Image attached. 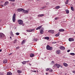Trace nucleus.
Here are the masks:
<instances>
[{"label":"nucleus","instance_id":"nucleus-37","mask_svg":"<svg viewBox=\"0 0 75 75\" xmlns=\"http://www.w3.org/2000/svg\"><path fill=\"white\" fill-rule=\"evenodd\" d=\"M37 40H38V39H34L35 41H37Z\"/></svg>","mask_w":75,"mask_h":75},{"label":"nucleus","instance_id":"nucleus-3","mask_svg":"<svg viewBox=\"0 0 75 75\" xmlns=\"http://www.w3.org/2000/svg\"><path fill=\"white\" fill-rule=\"evenodd\" d=\"M12 20L13 22H15L16 21V13H14L13 15Z\"/></svg>","mask_w":75,"mask_h":75},{"label":"nucleus","instance_id":"nucleus-48","mask_svg":"<svg viewBox=\"0 0 75 75\" xmlns=\"http://www.w3.org/2000/svg\"><path fill=\"white\" fill-rule=\"evenodd\" d=\"M12 53H11L9 54V55H12Z\"/></svg>","mask_w":75,"mask_h":75},{"label":"nucleus","instance_id":"nucleus-8","mask_svg":"<svg viewBox=\"0 0 75 75\" xmlns=\"http://www.w3.org/2000/svg\"><path fill=\"white\" fill-rule=\"evenodd\" d=\"M59 48L60 49V50H64L65 49V47L62 46H60L59 47Z\"/></svg>","mask_w":75,"mask_h":75},{"label":"nucleus","instance_id":"nucleus-19","mask_svg":"<svg viewBox=\"0 0 75 75\" xmlns=\"http://www.w3.org/2000/svg\"><path fill=\"white\" fill-rule=\"evenodd\" d=\"M41 27H42V25L38 27L36 29V30H39V29H40Z\"/></svg>","mask_w":75,"mask_h":75},{"label":"nucleus","instance_id":"nucleus-53","mask_svg":"<svg viewBox=\"0 0 75 75\" xmlns=\"http://www.w3.org/2000/svg\"><path fill=\"white\" fill-rule=\"evenodd\" d=\"M1 51H2L0 49V52H1Z\"/></svg>","mask_w":75,"mask_h":75},{"label":"nucleus","instance_id":"nucleus-32","mask_svg":"<svg viewBox=\"0 0 75 75\" xmlns=\"http://www.w3.org/2000/svg\"><path fill=\"white\" fill-rule=\"evenodd\" d=\"M68 1H66L65 2V3L66 4H67L68 3Z\"/></svg>","mask_w":75,"mask_h":75},{"label":"nucleus","instance_id":"nucleus-34","mask_svg":"<svg viewBox=\"0 0 75 75\" xmlns=\"http://www.w3.org/2000/svg\"><path fill=\"white\" fill-rule=\"evenodd\" d=\"M16 34L17 35H19V33H16Z\"/></svg>","mask_w":75,"mask_h":75},{"label":"nucleus","instance_id":"nucleus-45","mask_svg":"<svg viewBox=\"0 0 75 75\" xmlns=\"http://www.w3.org/2000/svg\"><path fill=\"white\" fill-rule=\"evenodd\" d=\"M32 72H37V71H32Z\"/></svg>","mask_w":75,"mask_h":75},{"label":"nucleus","instance_id":"nucleus-46","mask_svg":"<svg viewBox=\"0 0 75 75\" xmlns=\"http://www.w3.org/2000/svg\"><path fill=\"white\" fill-rule=\"evenodd\" d=\"M72 72H73V73H74V74H75V71H72Z\"/></svg>","mask_w":75,"mask_h":75},{"label":"nucleus","instance_id":"nucleus-21","mask_svg":"<svg viewBox=\"0 0 75 75\" xmlns=\"http://www.w3.org/2000/svg\"><path fill=\"white\" fill-rule=\"evenodd\" d=\"M17 72L19 74H20L22 73V71H20V70H18L17 71Z\"/></svg>","mask_w":75,"mask_h":75},{"label":"nucleus","instance_id":"nucleus-44","mask_svg":"<svg viewBox=\"0 0 75 75\" xmlns=\"http://www.w3.org/2000/svg\"><path fill=\"white\" fill-rule=\"evenodd\" d=\"M46 7V6H45L44 7H43L42 8H45V7Z\"/></svg>","mask_w":75,"mask_h":75},{"label":"nucleus","instance_id":"nucleus-5","mask_svg":"<svg viewBox=\"0 0 75 75\" xmlns=\"http://www.w3.org/2000/svg\"><path fill=\"white\" fill-rule=\"evenodd\" d=\"M60 67V65H59V64H55L54 66V67H56L57 68H59Z\"/></svg>","mask_w":75,"mask_h":75},{"label":"nucleus","instance_id":"nucleus-35","mask_svg":"<svg viewBox=\"0 0 75 75\" xmlns=\"http://www.w3.org/2000/svg\"><path fill=\"white\" fill-rule=\"evenodd\" d=\"M49 72H52V69H51L50 70H49Z\"/></svg>","mask_w":75,"mask_h":75},{"label":"nucleus","instance_id":"nucleus-41","mask_svg":"<svg viewBox=\"0 0 75 75\" xmlns=\"http://www.w3.org/2000/svg\"><path fill=\"white\" fill-rule=\"evenodd\" d=\"M70 51V50H67V52H69Z\"/></svg>","mask_w":75,"mask_h":75},{"label":"nucleus","instance_id":"nucleus-1","mask_svg":"<svg viewBox=\"0 0 75 75\" xmlns=\"http://www.w3.org/2000/svg\"><path fill=\"white\" fill-rule=\"evenodd\" d=\"M46 49L47 50H50V51H51L52 50V47H50L49 45H47L46 46Z\"/></svg>","mask_w":75,"mask_h":75},{"label":"nucleus","instance_id":"nucleus-50","mask_svg":"<svg viewBox=\"0 0 75 75\" xmlns=\"http://www.w3.org/2000/svg\"><path fill=\"white\" fill-rule=\"evenodd\" d=\"M52 64H53V63H54V62L52 61Z\"/></svg>","mask_w":75,"mask_h":75},{"label":"nucleus","instance_id":"nucleus-10","mask_svg":"<svg viewBox=\"0 0 75 75\" xmlns=\"http://www.w3.org/2000/svg\"><path fill=\"white\" fill-rule=\"evenodd\" d=\"M69 41H74V39L72 38H69Z\"/></svg>","mask_w":75,"mask_h":75},{"label":"nucleus","instance_id":"nucleus-20","mask_svg":"<svg viewBox=\"0 0 75 75\" xmlns=\"http://www.w3.org/2000/svg\"><path fill=\"white\" fill-rule=\"evenodd\" d=\"M59 34H60V33H59V32L58 34H56L55 35V36H56V37H58V36L59 35Z\"/></svg>","mask_w":75,"mask_h":75},{"label":"nucleus","instance_id":"nucleus-27","mask_svg":"<svg viewBox=\"0 0 75 75\" xmlns=\"http://www.w3.org/2000/svg\"><path fill=\"white\" fill-rule=\"evenodd\" d=\"M28 62V61H24L23 62H22V64H25L26 62Z\"/></svg>","mask_w":75,"mask_h":75},{"label":"nucleus","instance_id":"nucleus-22","mask_svg":"<svg viewBox=\"0 0 75 75\" xmlns=\"http://www.w3.org/2000/svg\"><path fill=\"white\" fill-rule=\"evenodd\" d=\"M65 11L66 12V13L67 14H69V10L68 9H66L65 10Z\"/></svg>","mask_w":75,"mask_h":75},{"label":"nucleus","instance_id":"nucleus-29","mask_svg":"<svg viewBox=\"0 0 75 75\" xmlns=\"http://www.w3.org/2000/svg\"><path fill=\"white\" fill-rule=\"evenodd\" d=\"M59 7H60V6H57L56 7V9H58V8H59Z\"/></svg>","mask_w":75,"mask_h":75},{"label":"nucleus","instance_id":"nucleus-57","mask_svg":"<svg viewBox=\"0 0 75 75\" xmlns=\"http://www.w3.org/2000/svg\"><path fill=\"white\" fill-rule=\"evenodd\" d=\"M9 1H11V0H9Z\"/></svg>","mask_w":75,"mask_h":75},{"label":"nucleus","instance_id":"nucleus-28","mask_svg":"<svg viewBox=\"0 0 75 75\" xmlns=\"http://www.w3.org/2000/svg\"><path fill=\"white\" fill-rule=\"evenodd\" d=\"M13 41V43L14 44H16V42H17V39Z\"/></svg>","mask_w":75,"mask_h":75},{"label":"nucleus","instance_id":"nucleus-9","mask_svg":"<svg viewBox=\"0 0 75 75\" xmlns=\"http://www.w3.org/2000/svg\"><path fill=\"white\" fill-rule=\"evenodd\" d=\"M56 53L57 54H59L61 53V51L60 50H57L56 51Z\"/></svg>","mask_w":75,"mask_h":75},{"label":"nucleus","instance_id":"nucleus-2","mask_svg":"<svg viewBox=\"0 0 75 75\" xmlns=\"http://www.w3.org/2000/svg\"><path fill=\"white\" fill-rule=\"evenodd\" d=\"M18 23L20 25H22L23 24V21L21 20H19L18 21Z\"/></svg>","mask_w":75,"mask_h":75},{"label":"nucleus","instance_id":"nucleus-60","mask_svg":"<svg viewBox=\"0 0 75 75\" xmlns=\"http://www.w3.org/2000/svg\"><path fill=\"white\" fill-rule=\"evenodd\" d=\"M24 25H23V26Z\"/></svg>","mask_w":75,"mask_h":75},{"label":"nucleus","instance_id":"nucleus-33","mask_svg":"<svg viewBox=\"0 0 75 75\" xmlns=\"http://www.w3.org/2000/svg\"><path fill=\"white\" fill-rule=\"evenodd\" d=\"M27 32H30L31 31L30 30H26Z\"/></svg>","mask_w":75,"mask_h":75},{"label":"nucleus","instance_id":"nucleus-25","mask_svg":"<svg viewBox=\"0 0 75 75\" xmlns=\"http://www.w3.org/2000/svg\"><path fill=\"white\" fill-rule=\"evenodd\" d=\"M71 9L72 11H74V7H71Z\"/></svg>","mask_w":75,"mask_h":75},{"label":"nucleus","instance_id":"nucleus-59","mask_svg":"<svg viewBox=\"0 0 75 75\" xmlns=\"http://www.w3.org/2000/svg\"><path fill=\"white\" fill-rule=\"evenodd\" d=\"M1 2L2 3V2H3V1H1Z\"/></svg>","mask_w":75,"mask_h":75},{"label":"nucleus","instance_id":"nucleus-63","mask_svg":"<svg viewBox=\"0 0 75 75\" xmlns=\"http://www.w3.org/2000/svg\"><path fill=\"white\" fill-rule=\"evenodd\" d=\"M65 75H66V74H65Z\"/></svg>","mask_w":75,"mask_h":75},{"label":"nucleus","instance_id":"nucleus-38","mask_svg":"<svg viewBox=\"0 0 75 75\" xmlns=\"http://www.w3.org/2000/svg\"><path fill=\"white\" fill-rule=\"evenodd\" d=\"M19 48H20L19 47H16V49H19Z\"/></svg>","mask_w":75,"mask_h":75},{"label":"nucleus","instance_id":"nucleus-36","mask_svg":"<svg viewBox=\"0 0 75 75\" xmlns=\"http://www.w3.org/2000/svg\"><path fill=\"white\" fill-rule=\"evenodd\" d=\"M30 30V32H32V31H33L34 30V29H31Z\"/></svg>","mask_w":75,"mask_h":75},{"label":"nucleus","instance_id":"nucleus-49","mask_svg":"<svg viewBox=\"0 0 75 75\" xmlns=\"http://www.w3.org/2000/svg\"><path fill=\"white\" fill-rule=\"evenodd\" d=\"M48 4H49L48 2H47V3H46V5H48Z\"/></svg>","mask_w":75,"mask_h":75},{"label":"nucleus","instance_id":"nucleus-58","mask_svg":"<svg viewBox=\"0 0 75 75\" xmlns=\"http://www.w3.org/2000/svg\"><path fill=\"white\" fill-rule=\"evenodd\" d=\"M37 72H38V70H37Z\"/></svg>","mask_w":75,"mask_h":75},{"label":"nucleus","instance_id":"nucleus-61","mask_svg":"<svg viewBox=\"0 0 75 75\" xmlns=\"http://www.w3.org/2000/svg\"><path fill=\"white\" fill-rule=\"evenodd\" d=\"M74 33L75 34V32H74Z\"/></svg>","mask_w":75,"mask_h":75},{"label":"nucleus","instance_id":"nucleus-26","mask_svg":"<svg viewBox=\"0 0 75 75\" xmlns=\"http://www.w3.org/2000/svg\"><path fill=\"white\" fill-rule=\"evenodd\" d=\"M44 33V31L43 30H41L40 31V33L41 34H42Z\"/></svg>","mask_w":75,"mask_h":75},{"label":"nucleus","instance_id":"nucleus-4","mask_svg":"<svg viewBox=\"0 0 75 75\" xmlns=\"http://www.w3.org/2000/svg\"><path fill=\"white\" fill-rule=\"evenodd\" d=\"M4 37V35L3 33H0V38H3Z\"/></svg>","mask_w":75,"mask_h":75},{"label":"nucleus","instance_id":"nucleus-24","mask_svg":"<svg viewBox=\"0 0 75 75\" xmlns=\"http://www.w3.org/2000/svg\"><path fill=\"white\" fill-rule=\"evenodd\" d=\"M25 40H23L22 42L21 45H23V44H25Z\"/></svg>","mask_w":75,"mask_h":75},{"label":"nucleus","instance_id":"nucleus-30","mask_svg":"<svg viewBox=\"0 0 75 75\" xmlns=\"http://www.w3.org/2000/svg\"><path fill=\"white\" fill-rule=\"evenodd\" d=\"M11 35L12 37H14V35H13V32H11Z\"/></svg>","mask_w":75,"mask_h":75},{"label":"nucleus","instance_id":"nucleus-43","mask_svg":"<svg viewBox=\"0 0 75 75\" xmlns=\"http://www.w3.org/2000/svg\"><path fill=\"white\" fill-rule=\"evenodd\" d=\"M52 43L53 44H56V43H57V42H53Z\"/></svg>","mask_w":75,"mask_h":75},{"label":"nucleus","instance_id":"nucleus-6","mask_svg":"<svg viewBox=\"0 0 75 75\" xmlns=\"http://www.w3.org/2000/svg\"><path fill=\"white\" fill-rule=\"evenodd\" d=\"M48 33H51V34H54V30H49L48 31Z\"/></svg>","mask_w":75,"mask_h":75},{"label":"nucleus","instance_id":"nucleus-12","mask_svg":"<svg viewBox=\"0 0 75 75\" xmlns=\"http://www.w3.org/2000/svg\"><path fill=\"white\" fill-rule=\"evenodd\" d=\"M3 63H4V64H6V63H7V60L6 59L4 60Z\"/></svg>","mask_w":75,"mask_h":75},{"label":"nucleus","instance_id":"nucleus-17","mask_svg":"<svg viewBox=\"0 0 75 75\" xmlns=\"http://www.w3.org/2000/svg\"><path fill=\"white\" fill-rule=\"evenodd\" d=\"M59 31H60V32H62V31H64L65 30H64V29H61L59 30Z\"/></svg>","mask_w":75,"mask_h":75},{"label":"nucleus","instance_id":"nucleus-55","mask_svg":"<svg viewBox=\"0 0 75 75\" xmlns=\"http://www.w3.org/2000/svg\"><path fill=\"white\" fill-rule=\"evenodd\" d=\"M67 1H69V0H67Z\"/></svg>","mask_w":75,"mask_h":75},{"label":"nucleus","instance_id":"nucleus-42","mask_svg":"<svg viewBox=\"0 0 75 75\" xmlns=\"http://www.w3.org/2000/svg\"><path fill=\"white\" fill-rule=\"evenodd\" d=\"M0 75H3V74L0 72Z\"/></svg>","mask_w":75,"mask_h":75},{"label":"nucleus","instance_id":"nucleus-13","mask_svg":"<svg viewBox=\"0 0 75 75\" xmlns=\"http://www.w3.org/2000/svg\"><path fill=\"white\" fill-rule=\"evenodd\" d=\"M12 74H13V73L11 72H7V75H11Z\"/></svg>","mask_w":75,"mask_h":75},{"label":"nucleus","instance_id":"nucleus-54","mask_svg":"<svg viewBox=\"0 0 75 75\" xmlns=\"http://www.w3.org/2000/svg\"><path fill=\"white\" fill-rule=\"evenodd\" d=\"M48 73H46V75H48Z\"/></svg>","mask_w":75,"mask_h":75},{"label":"nucleus","instance_id":"nucleus-52","mask_svg":"<svg viewBox=\"0 0 75 75\" xmlns=\"http://www.w3.org/2000/svg\"><path fill=\"white\" fill-rule=\"evenodd\" d=\"M10 38L11 40H12V39L11 38V36L10 37Z\"/></svg>","mask_w":75,"mask_h":75},{"label":"nucleus","instance_id":"nucleus-7","mask_svg":"<svg viewBox=\"0 0 75 75\" xmlns=\"http://www.w3.org/2000/svg\"><path fill=\"white\" fill-rule=\"evenodd\" d=\"M23 13H25L26 14L28 13V11H26L25 10H24V9H23Z\"/></svg>","mask_w":75,"mask_h":75},{"label":"nucleus","instance_id":"nucleus-18","mask_svg":"<svg viewBox=\"0 0 75 75\" xmlns=\"http://www.w3.org/2000/svg\"><path fill=\"white\" fill-rule=\"evenodd\" d=\"M63 65L65 67H68V64L65 63H63Z\"/></svg>","mask_w":75,"mask_h":75},{"label":"nucleus","instance_id":"nucleus-14","mask_svg":"<svg viewBox=\"0 0 75 75\" xmlns=\"http://www.w3.org/2000/svg\"><path fill=\"white\" fill-rule=\"evenodd\" d=\"M30 57L31 58H33V57H34V54L33 53H31V54H30Z\"/></svg>","mask_w":75,"mask_h":75},{"label":"nucleus","instance_id":"nucleus-23","mask_svg":"<svg viewBox=\"0 0 75 75\" xmlns=\"http://www.w3.org/2000/svg\"><path fill=\"white\" fill-rule=\"evenodd\" d=\"M45 39H46V40H48L49 39H50V38L49 37H45Z\"/></svg>","mask_w":75,"mask_h":75},{"label":"nucleus","instance_id":"nucleus-62","mask_svg":"<svg viewBox=\"0 0 75 75\" xmlns=\"http://www.w3.org/2000/svg\"><path fill=\"white\" fill-rule=\"evenodd\" d=\"M65 75H66V74H65Z\"/></svg>","mask_w":75,"mask_h":75},{"label":"nucleus","instance_id":"nucleus-40","mask_svg":"<svg viewBox=\"0 0 75 75\" xmlns=\"http://www.w3.org/2000/svg\"><path fill=\"white\" fill-rule=\"evenodd\" d=\"M54 19L55 20H58V18H57V17H56V18H55Z\"/></svg>","mask_w":75,"mask_h":75},{"label":"nucleus","instance_id":"nucleus-56","mask_svg":"<svg viewBox=\"0 0 75 75\" xmlns=\"http://www.w3.org/2000/svg\"><path fill=\"white\" fill-rule=\"evenodd\" d=\"M37 1H40V0H37Z\"/></svg>","mask_w":75,"mask_h":75},{"label":"nucleus","instance_id":"nucleus-31","mask_svg":"<svg viewBox=\"0 0 75 75\" xmlns=\"http://www.w3.org/2000/svg\"><path fill=\"white\" fill-rule=\"evenodd\" d=\"M70 55H75V53H70Z\"/></svg>","mask_w":75,"mask_h":75},{"label":"nucleus","instance_id":"nucleus-11","mask_svg":"<svg viewBox=\"0 0 75 75\" xmlns=\"http://www.w3.org/2000/svg\"><path fill=\"white\" fill-rule=\"evenodd\" d=\"M23 8H19L18 9V12H20V11H23Z\"/></svg>","mask_w":75,"mask_h":75},{"label":"nucleus","instance_id":"nucleus-15","mask_svg":"<svg viewBox=\"0 0 75 75\" xmlns=\"http://www.w3.org/2000/svg\"><path fill=\"white\" fill-rule=\"evenodd\" d=\"M44 14H42L40 15H38V17H43V16H44Z\"/></svg>","mask_w":75,"mask_h":75},{"label":"nucleus","instance_id":"nucleus-16","mask_svg":"<svg viewBox=\"0 0 75 75\" xmlns=\"http://www.w3.org/2000/svg\"><path fill=\"white\" fill-rule=\"evenodd\" d=\"M8 4V1H6L4 5V6H7V4Z\"/></svg>","mask_w":75,"mask_h":75},{"label":"nucleus","instance_id":"nucleus-51","mask_svg":"<svg viewBox=\"0 0 75 75\" xmlns=\"http://www.w3.org/2000/svg\"><path fill=\"white\" fill-rule=\"evenodd\" d=\"M0 6H1V7H3V5H1V4H0Z\"/></svg>","mask_w":75,"mask_h":75},{"label":"nucleus","instance_id":"nucleus-39","mask_svg":"<svg viewBox=\"0 0 75 75\" xmlns=\"http://www.w3.org/2000/svg\"><path fill=\"white\" fill-rule=\"evenodd\" d=\"M49 68H47L46 69V71H49Z\"/></svg>","mask_w":75,"mask_h":75},{"label":"nucleus","instance_id":"nucleus-47","mask_svg":"<svg viewBox=\"0 0 75 75\" xmlns=\"http://www.w3.org/2000/svg\"><path fill=\"white\" fill-rule=\"evenodd\" d=\"M11 1H15V0H11Z\"/></svg>","mask_w":75,"mask_h":75}]
</instances>
